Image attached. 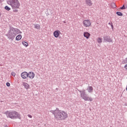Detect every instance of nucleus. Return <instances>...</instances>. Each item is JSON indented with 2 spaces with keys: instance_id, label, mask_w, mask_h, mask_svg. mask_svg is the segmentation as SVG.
Masks as SVG:
<instances>
[{
  "instance_id": "obj_1",
  "label": "nucleus",
  "mask_w": 127,
  "mask_h": 127,
  "mask_svg": "<svg viewBox=\"0 0 127 127\" xmlns=\"http://www.w3.org/2000/svg\"><path fill=\"white\" fill-rule=\"evenodd\" d=\"M50 112L54 115L55 119L57 121H64L68 118V114L64 111L59 110V108H56L55 110H51Z\"/></svg>"
},
{
  "instance_id": "obj_2",
  "label": "nucleus",
  "mask_w": 127,
  "mask_h": 127,
  "mask_svg": "<svg viewBox=\"0 0 127 127\" xmlns=\"http://www.w3.org/2000/svg\"><path fill=\"white\" fill-rule=\"evenodd\" d=\"M19 33H22L20 30L18 28H14L12 26H9V30L7 34H5V36L7 37V39H9V40L12 41L15 38V36Z\"/></svg>"
},
{
  "instance_id": "obj_3",
  "label": "nucleus",
  "mask_w": 127,
  "mask_h": 127,
  "mask_svg": "<svg viewBox=\"0 0 127 127\" xmlns=\"http://www.w3.org/2000/svg\"><path fill=\"white\" fill-rule=\"evenodd\" d=\"M4 114L6 115L7 118L11 119V120H16V119H18L19 120L21 119V115L15 111H7L5 112Z\"/></svg>"
},
{
  "instance_id": "obj_4",
  "label": "nucleus",
  "mask_w": 127,
  "mask_h": 127,
  "mask_svg": "<svg viewBox=\"0 0 127 127\" xmlns=\"http://www.w3.org/2000/svg\"><path fill=\"white\" fill-rule=\"evenodd\" d=\"M7 3L11 6L12 9L19 8L20 3L18 0H7Z\"/></svg>"
},
{
  "instance_id": "obj_5",
  "label": "nucleus",
  "mask_w": 127,
  "mask_h": 127,
  "mask_svg": "<svg viewBox=\"0 0 127 127\" xmlns=\"http://www.w3.org/2000/svg\"><path fill=\"white\" fill-rule=\"evenodd\" d=\"M77 91L80 93V97L84 100V101H89L90 102L93 101V98L89 97L88 95V94H86V90L85 89L82 90V91L77 89Z\"/></svg>"
},
{
  "instance_id": "obj_6",
  "label": "nucleus",
  "mask_w": 127,
  "mask_h": 127,
  "mask_svg": "<svg viewBox=\"0 0 127 127\" xmlns=\"http://www.w3.org/2000/svg\"><path fill=\"white\" fill-rule=\"evenodd\" d=\"M103 41L104 42H113V39H112L111 36L104 35L103 36Z\"/></svg>"
},
{
  "instance_id": "obj_7",
  "label": "nucleus",
  "mask_w": 127,
  "mask_h": 127,
  "mask_svg": "<svg viewBox=\"0 0 127 127\" xmlns=\"http://www.w3.org/2000/svg\"><path fill=\"white\" fill-rule=\"evenodd\" d=\"M83 25L85 27H89L91 25V21L89 20H84L83 22Z\"/></svg>"
},
{
  "instance_id": "obj_8",
  "label": "nucleus",
  "mask_w": 127,
  "mask_h": 127,
  "mask_svg": "<svg viewBox=\"0 0 127 127\" xmlns=\"http://www.w3.org/2000/svg\"><path fill=\"white\" fill-rule=\"evenodd\" d=\"M21 76L22 79H27V78H28V73L26 71H24L21 73Z\"/></svg>"
},
{
  "instance_id": "obj_9",
  "label": "nucleus",
  "mask_w": 127,
  "mask_h": 127,
  "mask_svg": "<svg viewBox=\"0 0 127 127\" xmlns=\"http://www.w3.org/2000/svg\"><path fill=\"white\" fill-rule=\"evenodd\" d=\"M35 76V74L33 71H30L28 73V77L29 78V79H33Z\"/></svg>"
},
{
  "instance_id": "obj_10",
  "label": "nucleus",
  "mask_w": 127,
  "mask_h": 127,
  "mask_svg": "<svg viewBox=\"0 0 127 127\" xmlns=\"http://www.w3.org/2000/svg\"><path fill=\"white\" fill-rule=\"evenodd\" d=\"M60 33H61V32H60V31L59 30L55 31L54 32V36H55V37L57 38V37H58L60 35Z\"/></svg>"
},
{
  "instance_id": "obj_11",
  "label": "nucleus",
  "mask_w": 127,
  "mask_h": 127,
  "mask_svg": "<svg viewBox=\"0 0 127 127\" xmlns=\"http://www.w3.org/2000/svg\"><path fill=\"white\" fill-rule=\"evenodd\" d=\"M85 2L87 5L89 6H92V5H93V3L91 0H85Z\"/></svg>"
},
{
  "instance_id": "obj_12",
  "label": "nucleus",
  "mask_w": 127,
  "mask_h": 127,
  "mask_svg": "<svg viewBox=\"0 0 127 127\" xmlns=\"http://www.w3.org/2000/svg\"><path fill=\"white\" fill-rule=\"evenodd\" d=\"M88 93H93V91L94 90V88H93V87L92 86H88L87 89Z\"/></svg>"
},
{
  "instance_id": "obj_13",
  "label": "nucleus",
  "mask_w": 127,
  "mask_h": 127,
  "mask_svg": "<svg viewBox=\"0 0 127 127\" xmlns=\"http://www.w3.org/2000/svg\"><path fill=\"white\" fill-rule=\"evenodd\" d=\"M90 35L91 34H90V33H89L88 32H84L83 34V36H84V37H86L87 39H88L89 37H90Z\"/></svg>"
},
{
  "instance_id": "obj_14",
  "label": "nucleus",
  "mask_w": 127,
  "mask_h": 127,
  "mask_svg": "<svg viewBox=\"0 0 127 127\" xmlns=\"http://www.w3.org/2000/svg\"><path fill=\"white\" fill-rule=\"evenodd\" d=\"M23 86H24V88L26 89V90H28V89H29V85L27 83L24 82L23 83Z\"/></svg>"
},
{
  "instance_id": "obj_15",
  "label": "nucleus",
  "mask_w": 127,
  "mask_h": 127,
  "mask_svg": "<svg viewBox=\"0 0 127 127\" xmlns=\"http://www.w3.org/2000/svg\"><path fill=\"white\" fill-rule=\"evenodd\" d=\"M21 38H22V36H21V35L19 34L16 37V40L17 41H19V40H20Z\"/></svg>"
},
{
  "instance_id": "obj_16",
  "label": "nucleus",
  "mask_w": 127,
  "mask_h": 127,
  "mask_svg": "<svg viewBox=\"0 0 127 127\" xmlns=\"http://www.w3.org/2000/svg\"><path fill=\"white\" fill-rule=\"evenodd\" d=\"M35 28L36 29H40V25L38 24H34Z\"/></svg>"
},
{
  "instance_id": "obj_17",
  "label": "nucleus",
  "mask_w": 127,
  "mask_h": 127,
  "mask_svg": "<svg viewBox=\"0 0 127 127\" xmlns=\"http://www.w3.org/2000/svg\"><path fill=\"white\" fill-rule=\"evenodd\" d=\"M97 42H98V43H102V42H103V39H102V38H98Z\"/></svg>"
},
{
  "instance_id": "obj_18",
  "label": "nucleus",
  "mask_w": 127,
  "mask_h": 127,
  "mask_svg": "<svg viewBox=\"0 0 127 127\" xmlns=\"http://www.w3.org/2000/svg\"><path fill=\"white\" fill-rule=\"evenodd\" d=\"M116 14H117V15H118L119 16H123V13L119 11H117L116 12Z\"/></svg>"
},
{
  "instance_id": "obj_19",
  "label": "nucleus",
  "mask_w": 127,
  "mask_h": 127,
  "mask_svg": "<svg viewBox=\"0 0 127 127\" xmlns=\"http://www.w3.org/2000/svg\"><path fill=\"white\" fill-rule=\"evenodd\" d=\"M22 43L23 45H24V46H25V47H27V46H28V44L26 42L24 41V42H22Z\"/></svg>"
},
{
  "instance_id": "obj_20",
  "label": "nucleus",
  "mask_w": 127,
  "mask_h": 127,
  "mask_svg": "<svg viewBox=\"0 0 127 127\" xmlns=\"http://www.w3.org/2000/svg\"><path fill=\"white\" fill-rule=\"evenodd\" d=\"M111 6L113 8H116L117 7V5H116V3H112Z\"/></svg>"
},
{
  "instance_id": "obj_21",
  "label": "nucleus",
  "mask_w": 127,
  "mask_h": 127,
  "mask_svg": "<svg viewBox=\"0 0 127 127\" xmlns=\"http://www.w3.org/2000/svg\"><path fill=\"white\" fill-rule=\"evenodd\" d=\"M5 9H6V10H7L8 11L10 10V8L9 7H8V6H5L4 7Z\"/></svg>"
},
{
  "instance_id": "obj_22",
  "label": "nucleus",
  "mask_w": 127,
  "mask_h": 127,
  "mask_svg": "<svg viewBox=\"0 0 127 127\" xmlns=\"http://www.w3.org/2000/svg\"><path fill=\"white\" fill-rule=\"evenodd\" d=\"M17 8L13 9V12H18V10Z\"/></svg>"
},
{
  "instance_id": "obj_23",
  "label": "nucleus",
  "mask_w": 127,
  "mask_h": 127,
  "mask_svg": "<svg viewBox=\"0 0 127 127\" xmlns=\"http://www.w3.org/2000/svg\"><path fill=\"white\" fill-rule=\"evenodd\" d=\"M120 9H126V6H125V5H123L122 7H121Z\"/></svg>"
},
{
  "instance_id": "obj_24",
  "label": "nucleus",
  "mask_w": 127,
  "mask_h": 127,
  "mask_svg": "<svg viewBox=\"0 0 127 127\" xmlns=\"http://www.w3.org/2000/svg\"><path fill=\"white\" fill-rule=\"evenodd\" d=\"M11 74L12 75V76H13V77H15L16 74L15 72H12Z\"/></svg>"
},
{
  "instance_id": "obj_25",
  "label": "nucleus",
  "mask_w": 127,
  "mask_h": 127,
  "mask_svg": "<svg viewBox=\"0 0 127 127\" xmlns=\"http://www.w3.org/2000/svg\"><path fill=\"white\" fill-rule=\"evenodd\" d=\"M6 86H7V87H10V83H9V82H6Z\"/></svg>"
},
{
  "instance_id": "obj_26",
  "label": "nucleus",
  "mask_w": 127,
  "mask_h": 127,
  "mask_svg": "<svg viewBox=\"0 0 127 127\" xmlns=\"http://www.w3.org/2000/svg\"><path fill=\"white\" fill-rule=\"evenodd\" d=\"M28 117L29 118H30V119H32V116L31 115H28Z\"/></svg>"
},
{
  "instance_id": "obj_27",
  "label": "nucleus",
  "mask_w": 127,
  "mask_h": 127,
  "mask_svg": "<svg viewBox=\"0 0 127 127\" xmlns=\"http://www.w3.org/2000/svg\"><path fill=\"white\" fill-rule=\"evenodd\" d=\"M124 68H125L126 70L127 69V64L125 65Z\"/></svg>"
},
{
  "instance_id": "obj_28",
  "label": "nucleus",
  "mask_w": 127,
  "mask_h": 127,
  "mask_svg": "<svg viewBox=\"0 0 127 127\" xmlns=\"http://www.w3.org/2000/svg\"><path fill=\"white\" fill-rule=\"evenodd\" d=\"M111 27H112V29H114V25H113V23H112V24H111Z\"/></svg>"
},
{
  "instance_id": "obj_29",
  "label": "nucleus",
  "mask_w": 127,
  "mask_h": 127,
  "mask_svg": "<svg viewBox=\"0 0 127 127\" xmlns=\"http://www.w3.org/2000/svg\"><path fill=\"white\" fill-rule=\"evenodd\" d=\"M112 23H110V22H109V23H108V24H109V25H112Z\"/></svg>"
},
{
  "instance_id": "obj_30",
  "label": "nucleus",
  "mask_w": 127,
  "mask_h": 127,
  "mask_svg": "<svg viewBox=\"0 0 127 127\" xmlns=\"http://www.w3.org/2000/svg\"><path fill=\"white\" fill-rule=\"evenodd\" d=\"M63 23H66V21H63Z\"/></svg>"
},
{
  "instance_id": "obj_31",
  "label": "nucleus",
  "mask_w": 127,
  "mask_h": 127,
  "mask_svg": "<svg viewBox=\"0 0 127 127\" xmlns=\"http://www.w3.org/2000/svg\"><path fill=\"white\" fill-rule=\"evenodd\" d=\"M5 127H7V125L5 126Z\"/></svg>"
},
{
  "instance_id": "obj_32",
  "label": "nucleus",
  "mask_w": 127,
  "mask_h": 127,
  "mask_svg": "<svg viewBox=\"0 0 127 127\" xmlns=\"http://www.w3.org/2000/svg\"><path fill=\"white\" fill-rule=\"evenodd\" d=\"M0 15H1V13H0Z\"/></svg>"
},
{
  "instance_id": "obj_33",
  "label": "nucleus",
  "mask_w": 127,
  "mask_h": 127,
  "mask_svg": "<svg viewBox=\"0 0 127 127\" xmlns=\"http://www.w3.org/2000/svg\"><path fill=\"white\" fill-rule=\"evenodd\" d=\"M126 70H127V69Z\"/></svg>"
}]
</instances>
